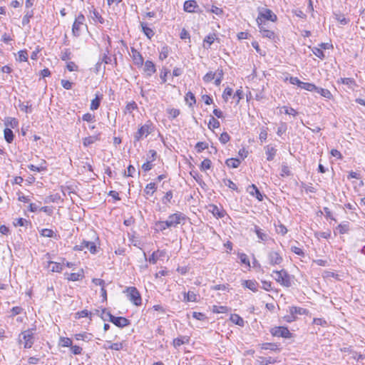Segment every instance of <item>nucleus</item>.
<instances>
[{"label": "nucleus", "instance_id": "nucleus-1", "mask_svg": "<svg viewBox=\"0 0 365 365\" xmlns=\"http://www.w3.org/2000/svg\"><path fill=\"white\" fill-rule=\"evenodd\" d=\"M91 234L92 235V240H83L80 245H77L73 247L76 251H82L84 249H87L91 254H96L98 252V247L96 242L98 241V237L96 233L91 230Z\"/></svg>", "mask_w": 365, "mask_h": 365}, {"label": "nucleus", "instance_id": "nucleus-2", "mask_svg": "<svg viewBox=\"0 0 365 365\" xmlns=\"http://www.w3.org/2000/svg\"><path fill=\"white\" fill-rule=\"evenodd\" d=\"M34 334L35 332L33 329H28L21 331L19 335V343L23 344L25 349L31 348L35 341Z\"/></svg>", "mask_w": 365, "mask_h": 365}, {"label": "nucleus", "instance_id": "nucleus-3", "mask_svg": "<svg viewBox=\"0 0 365 365\" xmlns=\"http://www.w3.org/2000/svg\"><path fill=\"white\" fill-rule=\"evenodd\" d=\"M273 274H275L274 277V279L282 286L285 287L292 286V277L288 274L287 270L284 269L279 271L275 270L273 271Z\"/></svg>", "mask_w": 365, "mask_h": 365}, {"label": "nucleus", "instance_id": "nucleus-4", "mask_svg": "<svg viewBox=\"0 0 365 365\" xmlns=\"http://www.w3.org/2000/svg\"><path fill=\"white\" fill-rule=\"evenodd\" d=\"M153 130V123L150 121H148L145 124L140 127L138 131L134 134L135 141H140L142 138H146Z\"/></svg>", "mask_w": 365, "mask_h": 365}, {"label": "nucleus", "instance_id": "nucleus-5", "mask_svg": "<svg viewBox=\"0 0 365 365\" xmlns=\"http://www.w3.org/2000/svg\"><path fill=\"white\" fill-rule=\"evenodd\" d=\"M127 295L129 300L135 305L139 306L142 303L141 296L140 292L135 287H129L126 289Z\"/></svg>", "mask_w": 365, "mask_h": 365}, {"label": "nucleus", "instance_id": "nucleus-6", "mask_svg": "<svg viewBox=\"0 0 365 365\" xmlns=\"http://www.w3.org/2000/svg\"><path fill=\"white\" fill-rule=\"evenodd\" d=\"M166 220L170 227H175L180 224L182 221L185 220V215L182 212H178L169 215Z\"/></svg>", "mask_w": 365, "mask_h": 365}, {"label": "nucleus", "instance_id": "nucleus-7", "mask_svg": "<svg viewBox=\"0 0 365 365\" xmlns=\"http://www.w3.org/2000/svg\"><path fill=\"white\" fill-rule=\"evenodd\" d=\"M108 320L115 326L123 328L130 324V321L123 317H115L111 314H108Z\"/></svg>", "mask_w": 365, "mask_h": 365}, {"label": "nucleus", "instance_id": "nucleus-8", "mask_svg": "<svg viewBox=\"0 0 365 365\" xmlns=\"http://www.w3.org/2000/svg\"><path fill=\"white\" fill-rule=\"evenodd\" d=\"M271 334L274 336L290 338L291 333L287 327H276L271 330Z\"/></svg>", "mask_w": 365, "mask_h": 365}, {"label": "nucleus", "instance_id": "nucleus-9", "mask_svg": "<svg viewBox=\"0 0 365 365\" xmlns=\"http://www.w3.org/2000/svg\"><path fill=\"white\" fill-rule=\"evenodd\" d=\"M257 22L258 24L259 32L262 34L263 37L267 38L269 39L274 38L275 34H274V31L267 29L265 27V24H262V20H261L259 18H257Z\"/></svg>", "mask_w": 365, "mask_h": 365}, {"label": "nucleus", "instance_id": "nucleus-10", "mask_svg": "<svg viewBox=\"0 0 365 365\" xmlns=\"http://www.w3.org/2000/svg\"><path fill=\"white\" fill-rule=\"evenodd\" d=\"M269 264L274 266L280 264L283 262V258L278 252L270 251L267 255Z\"/></svg>", "mask_w": 365, "mask_h": 365}, {"label": "nucleus", "instance_id": "nucleus-11", "mask_svg": "<svg viewBox=\"0 0 365 365\" xmlns=\"http://www.w3.org/2000/svg\"><path fill=\"white\" fill-rule=\"evenodd\" d=\"M258 18L261 20L264 19L272 22L276 21L277 19V16L269 9H263L262 11H259Z\"/></svg>", "mask_w": 365, "mask_h": 365}, {"label": "nucleus", "instance_id": "nucleus-12", "mask_svg": "<svg viewBox=\"0 0 365 365\" xmlns=\"http://www.w3.org/2000/svg\"><path fill=\"white\" fill-rule=\"evenodd\" d=\"M84 20H85V17L81 14H79L76 17V19L73 24V26H72V32L74 36H79L80 27L83 24Z\"/></svg>", "mask_w": 365, "mask_h": 365}, {"label": "nucleus", "instance_id": "nucleus-13", "mask_svg": "<svg viewBox=\"0 0 365 365\" xmlns=\"http://www.w3.org/2000/svg\"><path fill=\"white\" fill-rule=\"evenodd\" d=\"M209 211L217 218H222L226 214L223 209L218 207L215 205H210Z\"/></svg>", "mask_w": 365, "mask_h": 365}, {"label": "nucleus", "instance_id": "nucleus-14", "mask_svg": "<svg viewBox=\"0 0 365 365\" xmlns=\"http://www.w3.org/2000/svg\"><path fill=\"white\" fill-rule=\"evenodd\" d=\"M254 232H255L258 239L260 241L266 242L269 239L268 234L263 232V230L260 227H259L257 225H255Z\"/></svg>", "mask_w": 365, "mask_h": 365}, {"label": "nucleus", "instance_id": "nucleus-15", "mask_svg": "<svg viewBox=\"0 0 365 365\" xmlns=\"http://www.w3.org/2000/svg\"><path fill=\"white\" fill-rule=\"evenodd\" d=\"M132 58L134 63L138 66H141L143 63V58L142 55L135 48H131Z\"/></svg>", "mask_w": 365, "mask_h": 365}, {"label": "nucleus", "instance_id": "nucleus-16", "mask_svg": "<svg viewBox=\"0 0 365 365\" xmlns=\"http://www.w3.org/2000/svg\"><path fill=\"white\" fill-rule=\"evenodd\" d=\"M257 361L259 364V365H269L275 364L277 361L276 359L271 356H258L257 359Z\"/></svg>", "mask_w": 365, "mask_h": 365}, {"label": "nucleus", "instance_id": "nucleus-17", "mask_svg": "<svg viewBox=\"0 0 365 365\" xmlns=\"http://www.w3.org/2000/svg\"><path fill=\"white\" fill-rule=\"evenodd\" d=\"M102 99H103L102 94L96 93L95 98L91 101L90 109L91 110H97L101 105V102Z\"/></svg>", "mask_w": 365, "mask_h": 365}, {"label": "nucleus", "instance_id": "nucleus-18", "mask_svg": "<svg viewBox=\"0 0 365 365\" xmlns=\"http://www.w3.org/2000/svg\"><path fill=\"white\" fill-rule=\"evenodd\" d=\"M165 252L163 250H158L155 252H153V254L148 259L150 263L154 264L157 262L158 259L163 257L165 256Z\"/></svg>", "mask_w": 365, "mask_h": 365}, {"label": "nucleus", "instance_id": "nucleus-19", "mask_svg": "<svg viewBox=\"0 0 365 365\" xmlns=\"http://www.w3.org/2000/svg\"><path fill=\"white\" fill-rule=\"evenodd\" d=\"M337 82L339 83L346 85L351 89H354V88L357 86L356 81L352 78H341L337 81Z\"/></svg>", "mask_w": 365, "mask_h": 365}, {"label": "nucleus", "instance_id": "nucleus-20", "mask_svg": "<svg viewBox=\"0 0 365 365\" xmlns=\"http://www.w3.org/2000/svg\"><path fill=\"white\" fill-rule=\"evenodd\" d=\"M242 284L252 292H255L258 290V283L255 280H244Z\"/></svg>", "mask_w": 365, "mask_h": 365}, {"label": "nucleus", "instance_id": "nucleus-21", "mask_svg": "<svg viewBox=\"0 0 365 365\" xmlns=\"http://www.w3.org/2000/svg\"><path fill=\"white\" fill-rule=\"evenodd\" d=\"M101 133H98L97 135L88 136L83 139V144L85 147H87L95 142L100 140Z\"/></svg>", "mask_w": 365, "mask_h": 365}, {"label": "nucleus", "instance_id": "nucleus-22", "mask_svg": "<svg viewBox=\"0 0 365 365\" xmlns=\"http://www.w3.org/2000/svg\"><path fill=\"white\" fill-rule=\"evenodd\" d=\"M265 153L267 155V160L268 161H272L276 155L277 149L273 146L268 145L265 147Z\"/></svg>", "mask_w": 365, "mask_h": 365}, {"label": "nucleus", "instance_id": "nucleus-23", "mask_svg": "<svg viewBox=\"0 0 365 365\" xmlns=\"http://www.w3.org/2000/svg\"><path fill=\"white\" fill-rule=\"evenodd\" d=\"M197 6V2L195 0H188L184 3V10L187 12L191 13L195 11V9Z\"/></svg>", "mask_w": 365, "mask_h": 365}, {"label": "nucleus", "instance_id": "nucleus-24", "mask_svg": "<svg viewBox=\"0 0 365 365\" xmlns=\"http://www.w3.org/2000/svg\"><path fill=\"white\" fill-rule=\"evenodd\" d=\"M248 191L250 195H255L256 197L259 200L262 201L263 200V196L259 192V189L257 187V186L254 184L251 185L248 187Z\"/></svg>", "mask_w": 365, "mask_h": 365}, {"label": "nucleus", "instance_id": "nucleus-25", "mask_svg": "<svg viewBox=\"0 0 365 365\" xmlns=\"http://www.w3.org/2000/svg\"><path fill=\"white\" fill-rule=\"evenodd\" d=\"M144 71L148 76L153 75L156 71L155 64L151 61H146L145 63Z\"/></svg>", "mask_w": 365, "mask_h": 365}, {"label": "nucleus", "instance_id": "nucleus-26", "mask_svg": "<svg viewBox=\"0 0 365 365\" xmlns=\"http://www.w3.org/2000/svg\"><path fill=\"white\" fill-rule=\"evenodd\" d=\"M157 190V185L155 182L148 183L145 189L144 194L147 196H152Z\"/></svg>", "mask_w": 365, "mask_h": 365}, {"label": "nucleus", "instance_id": "nucleus-27", "mask_svg": "<svg viewBox=\"0 0 365 365\" xmlns=\"http://www.w3.org/2000/svg\"><path fill=\"white\" fill-rule=\"evenodd\" d=\"M40 235L45 237H51L58 239L59 236H58L52 230L44 228L40 231Z\"/></svg>", "mask_w": 365, "mask_h": 365}, {"label": "nucleus", "instance_id": "nucleus-28", "mask_svg": "<svg viewBox=\"0 0 365 365\" xmlns=\"http://www.w3.org/2000/svg\"><path fill=\"white\" fill-rule=\"evenodd\" d=\"M289 312L296 317L297 314H299V315L307 314L308 311L306 309H304L302 307H289Z\"/></svg>", "mask_w": 365, "mask_h": 365}, {"label": "nucleus", "instance_id": "nucleus-29", "mask_svg": "<svg viewBox=\"0 0 365 365\" xmlns=\"http://www.w3.org/2000/svg\"><path fill=\"white\" fill-rule=\"evenodd\" d=\"M141 27H142V30H143V32L144 33V34L149 38L150 39L155 34L153 30L150 28H149L146 24L142 22L141 24Z\"/></svg>", "mask_w": 365, "mask_h": 365}, {"label": "nucleus", "instance_id": "nucleus-30", "mask_svg": "<svg viewBox=\"0 0 365 365\" xmlns=\"http://www.w3.org/2000/svg\"><path fill=\"white\" fill-rule=\"evenodd\" d=\"M225 163L229 168H237L240 166L241 161L237 158H229Z\"/></svg>", "mask_w": 365, "mask_h": 365}, {"label": "nucleus", "instance_id": "nucleus-31", "mask_svg": "<svg viewBox=\"0 0 365 365\" xmlns=\"http://www.w3.org/2000/svg\"><path fill=\"white\" fill-rule=\"evenodd\" d=\"M4 135L5 140L8 143H12V141L14 140V135L13 131L10 128H6L4 130Z\"/></svg>", "mask_w": 365, "mask_h": 365}, {"label": "nucleus", "instance_id": "nucleus-32", "mask_svg": "<svg viewBox=\"0 0 365 365\" xmlns=\"http://www.w3.org/2000/svg\"><path fill=\"white\" fill-rule=\"evenodd\" d=\"M107 344H109V346L103 345V348L105 349H110L115 351H119L121 350L123 347L122 343H111L110 341H107Z\"/></svg>", "mask_w": 365, "mask_h": 365}, {"label": "nucleus", "instance_id": "nucleus-33", "mask_svg": "<svg viewBox=\"0 0 365 365\" xmlns=\"http://www.w3.org/2000/svg\"><path fill=\"white\" fill-rule=\"evenodd\" d=\"M155 230L157 231H164L167 228H170L167 220L165 221H158L155 224Z\"/></svg>", "mask_w": 365, "mask_h": 365}, {"label": "nucleus", "instance_id": "nucleus-34", "mask_svg": "<svg viewBox=\"0 0 365 365\" xmlns=\"http://www.w3.org/2000/svg\"><path fill=\"white\" fill-rule=\"evenodd\" d=\"M231 321L240 327H244L245 325V321L244 319L238 314H232L230 317Z\"/></svg>", "mask_w": 365, "mask_h": 365}, {"label": "nucleus", "instance_id": "nucleus-35", "mask_svg": "<svg viewBox=\"0 0 365 365\" xmlns=\"http://www.w3.org/2000/svg\"><path fill=\"white\" fill-rule=\"evenodd\" d=\"M315 92L319 93L322 96L327 99H331L332 98V94L328 89L317 87V89L315 90Z\"/></svg>", "mask_w": 365, "mask_h": 365}, {"label": "nucleus", "instance_id": "nucleus-36", "mask_svg": "<svg viewBox=\"0 0 365 365\" xmlns=\"http://www.w3.org/2000/svg\"><path fill=\"white\" fill-rule=\"evenodd\" d=\"M197 295L193 292H184L185 302H197Z\"/></svg>", "mask_w": 365, "mask_h": 365}, {"label": "nucleus", "instance_id": "nucleus-37", "mask_svg": "<svg viewBox=\"0 0 365 365\" xmlns=\"http://www.w3.org/2000/svg\"><path fill=\"white\" fill-rule=\"evenodd\" d=\"M261 349L271 351L279 350L277 345L274 343H264L261 345Z\"/></svg>", "mask_w": 365, "mask_h": 365}, {"label": "nucleus", "instance_id": "nucleus-38", "mask_svg": "<svg viewBox=\"0 0 365 365\" xmlns=\"http://www.w3.org/2000/svg\"><path fill=\"white\" fill-rule=\"evenodd\" d=\"M16 61H19V62H26L28 61V53L26 50H21L19 51Z\"/></svg>", "mask_w": 365, "mask_h": 365}, {"label": "nucleus", "instance_id": "nucleus-39", "mask_svg": "<svg viewBox=\"0 0 365 365\" xmlns=\"http://www.w3.org/2000/svg\"><path fill=\"white\" fill-rule=\"evenodd\" d=\"M185 101L188 103L189 106H192L196 103L195 97L192 92H188L186 94Z\"/></svg>", "mask_w": 365, "mask_h": 365}, {"label": "nucleus", "instance_id": "nucleus-40", "mask_svg": "<svg viewBox=\"0 0 365 365\" xmlns=\"http://www.w3.org/2000/svg\"><path fill=\"white\" fill-rule=\"evenodd\" d=\"M301 88L304 90H307L308 91H314V92H315V90L317 89V86H316L314 84L310 83H304V82H302Z\"/></svg>", "mask_w": 365, "mask_h": 365}, {"label": "nucleus", "instance_id": "nucleus-41", "mask_svg": "<svg viewBox=\"0 0 365 365\" xmlns=\"http://www.w3.org/2000/svg\"><path fill=\"white\" fill-rule=\"evenodd\" d=\"M220 125V123L219 120L215 119L214 117H211L209 123H208V128L210 129H215L219 128Z\"/></svg>", "mask_w": 365, "mask_h": 365}, {"label": "nucleus", "instance_id": "nucleus-42", "mask_svg": "<svg viewBox=\"0 0 365 365\" xmlns=\"http://www.w3.org/2000/svg\"><path fill=\"white\" fill-rule=\"evenodd\" d=\"M92 14H93V16L91 17L93 20L98 21L101 24H103L104 23V19L102 17V16L99 14L98 11H97L96 9H94L93 11Z\"/></svg>", "mask_w": 365, "mask_h": 365}, {"label": "nucleus", "instance_id": "nucleus-43", "mask_svg": "<svg viewBox=\"0 0 365 365\" xmlns=\"http://www.w3.org/2000/svg\"><path fill=\"white\" fill-rule=\"evenodd\" d=\"M168 53H169L168 46H163L161 48V51L160 52L159 58L162 61L165 59L168 56Z\"/></svg>", "mask_w": 365, "mask_h": 365}, {"label": "nucleus", "instance_id": "nucleus-44", "mask_svg": "<svg viewBox=\"0 0 365 365\" xmlns=\"http://www.w3.org/2000/svg\"><path fill=\"white\" fill-rule=\"evenodd\" d=\"M208 148V144L205 142H198L195 145V150L197 153H201L202 150Z\"/></svg>", "mask_w": 365, "mask_h": 365}, {"label": "nucleus", "instance_id": "nucleus-45", "mask_svg": "<svg viewBox=\"0 0 365 365\" xmlns=\"http://www.w3.org/2000/svg\"><path fill=\"white\" fill-rule=\"evenodd\" d=\"M267 138V128L262 127L260 128L259 139L262 143L263 141L266 140Z\"/></svg>", "mask_w": 365, "mask_h": 365}, {"label": "nucleus", "instance_id": "nucleus-46", "mask_svg": "<svg viewBox=\"0 0 365 365\" xmlns=\"http://www.w3.org/2000/svg\"><path fill=\"white\" fill-rule=\"evenodd\" d=\"M312 52L316 56H317L320 59H324L325 57L324 53L321 48L314 47L312 48Z\"/></svg>", "mask_w": 365, "mask_h": 365}, {"label": "nucleus", "instance_id": "nucleus-47", "mask_svg": "<svg viewBox=\"0 0 365 365\" xmlns=\"http://www.w3.org/2000/svg\"><path fill=\"white\" fill-rule=\"evenodd\" d=\"M212 162L210 159H205L200 165V169L202 170H208L211 168Z\"/></svg>", "mask_w": 365, "mask_h": 365}, {"label": "nucleus", "instance_id": "nucleus-48", "mask_svg": "<svg viewBox=\"0 0 365 365\" xmlns=\"http://www.w3.org/2000/svg\"><path fill=\"white\" fill-rule=\"evenodd\" d=\"M138 108V106L135 101H131L127 103L125 106V112L132 113L134 110Z\"/></svg>", "mask_w": 365, "mask_h": 365}, {"label": "nucleus", "instance_id": "nucleus-49", "mask_svg": "<svg viewBox=\"0 0 365 365\" xmlns=\"http://www.w3.org/2000/svg\"><path fill=\"white\" fill-rule=\"evenodd\" d=\"M83 275L80 273H71L68 274V276L67 277V279L69 281H78L80 279H81Z\"/></svg>", "mask_w": 365, "mask_h": 365}, {"label": "nucleus", "instance_id": "nucleus-50", "mask_svg": "<svg viewBox=\"0 0 365 365\" xmlns=\"http://www.w3.org/2000/svg\"><path fill=\"white\" fill-rule=\"evenodd\" d=\"M71 53L68 48H65L61 55V58L62 61H68L71 58Z\"/></svg>", "mask_w": 365, "mask_h": 365}, {"label": "nucleus", "instance_id": "nucleus-51", "mask_svg": "<svg viewBox=\"0 0 365 365\" xmlns=\"http://www.w3.org/2000/svg\"><path fill=\"white\" fill-rule=\"evenodd\" d=\"M212 311L215 313H225L227 312V307L225 306H216L212 307Z\"/></svg>", "mask_w": 365, "mask_h": 365}, {"label": "nucleus", "instance_id": "nucleus-52", "mask_svg": "<svg viewBox=\"0 0 365 365\" xmlns=\"http://www.w3.org/2000/svg\"><path fill=\"white\" fill-rule=\"evenodd\" d=\"M5 125L6 126H10L12 128H17V126L19 125V122L16 118H9L5 123Z\"/></svg>", "mask_w": 365, "mask_h": 365}, {"label": "nucleus", "instance_id": "nucleus-53", "mask_svg": "<svg viewBox=\"0 0 365 365\" xmlns=\"http://www.w3.org/2000/svg\"><path fill=\"white\" fill-rule=\"evenodd\" d=\"M188 340L185 339V337L176 338L173 340V345L175 347H178L182 344H184Z\"/></svg>", "mask_w": 365, "mask_h": 365}, {"label": "nucleus", "instance_id": "nucleus-54", "mask_svg": "<svg viewBox=\"0 0 365 365\" xmlns=\"http://www.w3.org/2000/svg\"><path fill=\"white\" fill-rule=\"evenodd\" d=\"M335 18L341 25H346L349 21V19L342 14H335Z\"/></svg>", "mask_w": 365, "mask_h": 365}, {"label": "nucleus", "instance_id": "nucleus-55", "mask_svg": "<svg viewBox=\"0 0 365 365\" xmlns=\"http://www.w3.org/2000/svg\"><path fill=\"white\" fill-rule=\"evenodd\" d=\"M232 95V89L231 88H226L223 92L222 98H224L225 101H227L230 96Z\"/></svg>", "mask_w": 365, "mask_h": 365}, {"label": "nucleus", "instance_id": "nucleus-56", "mask_svg": "<svg viewBox=\"0 0 365 365\" xmlns=\"http://www.w3.org/2000/svg\"><path fill=\"white\" fill-rule=\"evenodd\" d=\"M281 175L282 177L291 175L289 168L287 165H282L281 169Z\"/></svg>", "mask_w": 365, "mask_h": 365}, {"label": "nucleus", "instance_id": "nucleus-57", "mask_svg": "<svg viewBox=\"0 0 365 365\" xmlns=\"http://www.w3.org/2000/svg\"><path fill=\"white\" fill-rule=\"evenodd\" d=\"M82 120L86 122H94L95 121V115L87 113L83 115Z\"/></svg>", "mask_w": 365, "mask_h": 365}, {"label": "nucleus", "instance_id": "nucleus-58", "mask_svg": "<svg viewBox=\"0 0 365 365\" xmlns=\"http://www.w3.org/2000/svg\"><path fill=\"white\" fill-rule=\"evenodd\" d=\"M61 342L62 343V346L64 347H71L72 345V341L70 338L68 337H62L61 338Z\"/></svg>", "mask_w": 365, "mask_h": 365}, {"label": "nucleus", "instance_id": "nucleus-59", "mask_svg": "<svg viewBox=\"0 0 365 365\" xmlns=\"http://www.w3.org/2000/svg\"><path fill=\"white\" fill-rule=\"evenodd\" d=\"M239 258L242 264H245L250 267V260L247 257V255L245 253L239 254Z\"/></svg>", "mask_w": 365, "mask_h": 365}, {"label": "nucleus", "instance_id": "nucleus-60", "mask_svg": "<svg viewBox=\"0 0 365 365\" xmlns=\"http://www.w3.org/2000/svg\"><path fill=\"white\" fill-rule=\"evenodd\" d=\"M173 192L171 190L168 191L165 196L163 197V202L164 204H166L167 202H170L171 199L173 198Z\"/></svg>", "mask_w": 365, "mask_h": 365}, {"label": "nucleus", "instance_id": "nucleus-61", "mask_svg": "<svg viewBox=\"0 0 365 365\" xmlns=\"http://www.w3.org/2000/svg\"><path fill=\"white\" fill-rule=\"evenodd\" d=\"M225 185L227 186L229 188L233 190H237V187L235 183H234L231 180L226 179L224 180Z\"/></svg>", "mask_w": 365, "mask_h": 365}, {"label": "nucleus", "instance_id": "nucleus-62", "mask_svg": "<svg viewBox=\"0 0 365 365\" xmlns=\"http://www.w3.org/2000/svg\"><path fill=\"white\" fill-rule=\"evenodd\" d=\"M33 16V13L32 11H28L24 16L23 19H22V24L24 26V25H26L29 23V20Z\"/></svg>", "mask_w": 365, "mask_h": 365}, {"label": "nucleus", "instance_id": "nucleus-63", "mask_svg": "<svg viewBox=\"0 0 365 365\" xmlns=\"http://www.w3.org/2000/svg\"><path fill=\"white\" fill-rule=\"evenodd\" d=\"M230 135L227 133L226 132H224L222 133L221 135H220V141L222 143V144H225L227 143L229 140H230Z\"/></svg>", "mask_w": 365, "mask_h": 365}, {"label": "nucleus", "instance_id": "nucleus-64", "mask_svg": "<svg viewBox=\"0 0 365 365\" xmlns=\"http://www.w3.org/2000/svg\"><path fill=\"white\" fill-rule=\"evenodd\" d=\"M215 73H213L212 71L208 72L204 76L203 81L205 82H210L215 78Z\"/></svg>", "mask_w": 365, "mask_h": 365}]
</instances>
